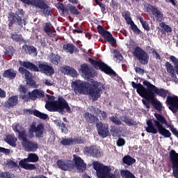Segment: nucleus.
<instances>
[{
    "label": "nucleus",
    "instance_id": "nucleus-1",
    "mask_svg": "<svg viewBox=\"0 0 178 178\" xmlns=\"http://www.w3.org/2000/svg\"><path fill=\"white\" fill-rule=\"evenodd\" d=\"M143 86L140 83H136L134 81L131 82L133 88L136 89V92L142 98H145L147 101H150L152 105L156 111H162V103L155 97L158 95L159 97H161V98H165L168 97L169 91L162 88H159L147 80L143 81ZM144 86H146L147 88L144 87Z\"/></svg>",
    "mask_w": 178,
    "mask_h": 178
},
{
    "label": "nucleus",
    "instance_id": "nucleus-2",
    "mask_svg": "<svg viewBox=\"0 0 178 178\" xmlns=\"http://www.w3.org/2000/svg\"><path fill=\"white\" fill-rule=\"evenodd\" d=\"M72 83L74 86L75 94H84L85 95L88 94L92 101H97L98 98L101 97V88H99L101 83H98L97 81L92 79L91 83H90L87 81L77 80Z\"/></svg>",
    "mask_w": 178,
    "mask_h": 178
},
{
    "label": "nucleus",
    "instance_id": "nucleus-3",
    "mask_svg": "<svg viewBox=\"0 0 178 178\" xmlns=\"http://www.w3.org/2000/svg\"><path fill=\"white\" fill-rule=\"evenodd\" d=\"M154 116L156 120H153L154 123L152 120H148L147 121V127L146 128L147 133H152V134H157L159 133L165 138H170L172 136V134L170 130H168L165 126H169L168 124V120L161 114L155 113Z\"/></svg>",
    "mask_w": 178,
    "mask_h": 178
},
{
    "label": "nucleus",
    "instance_id": "nucleus-4",
    "mask_svg": "<svg viewBox=\"0 0 178 178\" xmlns=\"http://www.w3.org/2000/svg\"><path fill=\"white\" fill-rule=\"evenodd\" d=\"M15 133H17L18 139L21 141L22 148L27 152H35L38 149V143L35 141L29 140V134L27 131L20 126V124H15L13 127Z\"/></svg>",
    "mask_w": 178,
    "mask_h": 178
},
{
    "label": "nucleus",
    "instance_id": "nucleus-5",
    "mask_svg": "<svg viewBox=\"0 0 178 178\" xmlns=\"http://www.w3.org/2000/svg\"><path fill=\"white\" fill-rule=\"evenodd\" d=\"M19 64L25 69L31 70V72H40L47 76L55 74V69L51 65H49L47 62H39L38 66L30 61H19Z\"/></svg>",
    "mask_w": 178,
    "mask_h": 178
},
{
    "label": "nucleus",
    "instance_id": "nucleus-6",
    "mask_svg": "<svg viewBox=\"0 0 178 178\" xmlns=\"http://www.w3.org/2000/svg\"><path fill=\"white\" fill-rule=\"evenodd\" d=\"M38 161H40V157H38L37 154L30 153L28 154L27 158L19 161V165L22 169H25V170H35L37 167H35V164L33 163H35Z\"/></svg>",
    "mask_w": 178,
    "mask_h": 178
},
{
    "label": "nucleus",
    "instance_id": "nucleus-7",
    "mask_svg": "<svg viewBox=\"0 0 178 178\" xmlns=\"http://www.w3.org/2000/svg\"><path fill=\"white\" fill-rule=\"evenodd\" d=\"M24 16V10L22 8H18L15 13H10L8 16V27H13V24L23 26V23L26 26V21L23 19Z\"/></svg>",
    "mask_w": 178,
    "mask_h": 178
},
{
    "label": "nucleus",
    "instance_id": "nucleus-8",
    "mask_svg": "<svg viewBox=\"0 0 178 178\" xmlns=\"http://www.w3.org/2000/svg\"><path fill=\"white\" fill-rule=\"evenodd\" d=\"M88 62H90V65L96 69V70H101V72H104L106 74H111L112 76H116V72H114L113 70L109 65L104 63L102 60L99 59L98 60H95L93 58H89Z\"/></svg>",
    "mask_w": 178,
    "mask_h": 178
},
{
    "label": "nucleus",
    "instance_id": "nucleus-9",
    "mask_svg": "<svg viewBox=\"0 0 178 178\" xmlns=\"http://www.w3.org/2000/svg\"><path fill=\"white\" fill-rule=\"evenodd\" d=\"M133 56L136 58L141 65H148L149 55L143 48L138 46L134 48Z\"/></svg>",
    "mask_w": 178,
    "mask_h": 178
},
{
    "label": "nucleus",
    "instance_id": "nucleus-10",
    "mask_svg": "<svg viewBox=\"0 0 178 178\" xmlns=\"http://www.w3.org/2000/svg\"><path fill=\"white\" fill-rule=\"evenodd\" d=\"M93 168L96 170L97 176L98 178H108L109 172L112 171L111 167L104 165L98 161L93 163Z\"/></svg>",
    "mask_w": 178,
    "mask_h": 178
},
{
    "label": "nucleus",
    "instance_id": "nucleus-11",
    "mask_svg": "<svg viewBox=\"0 0 178 178\" xmlns=\"http://www.w3.org/2000/svg\"><path fill=\"white\" fill-rule=\"evenodd\" d=\"M28 133L29 138H33L34 133L36 138H42L44 137V133H45L44 124H38L37 127L33 124L30 125Z\"/></svg>",
    "mask_w": 178,
    "mask_h": 178
},
{
    "label": "nucleus",
    "instance_id": "nucleus-12",
    "mask_svg": "<svg viewBox=\"0 0 178 178\" xmlns=\"http://www.w3.org/2000/svg\"><path fill=\"white\" fill-rule=\"evenodd\" d=\"M34 6L39 9L38 12L42 15H44V17H49V16H52V9L47 3L45 0H38Z\"/></svg>",
    "mask_w": 178,
    "mask_h": 178
},
{
    "label": "nucleus",
    "instance_id": "nucleus-13",
    "mask_svg": "<svg viewBox=\"0 0 178 178\" xmlns=\"http://www.w3.org/2000/svg\"><path fill=\"white\" fill-rule=\"evenodd\" d=\"M97 33L102 35V37H104L105 40H107L108 42L111 44V45H115L116 44V39L113 38V35L111 32L105 30L104 27L101 25H98L97 27Z\"/></svg>",
    "mask_w": 178,
    "mask_h": 178
},
{
    "label": "nucleus",
    "instance_id": "nucleus-14",
    "mask_svg": "<svg viewBox=\"0 0 178 178\" xmlns=\"http://www.w3.org/2000/svg\"><path fill=\"white\" fill-rule=\"evenodd\" d=\"M83 152L84 154L93 156V158H101L104 155L102 150L95 145H91L90 147L86 146Z\"/></svg>",
    "mask_w": 178,
    "mask_h": 178
},
{
    "label": "nucleus",
    "instance_id": "nucleus-15",
    "mask_svg": "<svg viewBox=\"0 0 178 178\" xmlns=\"http://www.w3.org/2000/svg\"><path fill=\"white\" fill-rule=\"evenodd\" d=\"M56 108L57 112H63L65 109L68 113H70V112H72L69 104H67L66 99H65V98L61 96H59L58 97V100H56Z\"/></svg>",
    "mask_w": 178,
    "mask_h": 178
},
{
    "label": "nucleus",
    "instance_id": "nucleus-16",
    "mask_svg": "<svg viewBox=\"0 0 178 178\" xmlns=\"http://www.w3.org/2000/svg\"><path fill=\"white\" fill-rule=\"evenodd\" d=\"M170 159L172 165V175L174 177L178 178V153L175 149L170 152Z\"/></svg>",
    "mask_w": 178,
    "mask_h": 178
},
{
    "label": "nucleus",
    "instance_id": "nucleus-17",
    "mask_svg": "<svg viewBox=\"0 0 178 178\" xmlns=\"http://www.w3.org/2000/svg\"><path fill=\"white\" fill-rule=\"evenodd\" d=\"M166 104L168 105V108L172 113H177L178 112V96H168L166 99Z\"/></svg>",
    "mask_w": 178,
    "mask_h": 178
},
{
    "label": "nucleus",
    "instance_id": "nucleus-18",
    "mask_svg": "<svg viewBox=\"0 0 178 178\" xmlns=\"http://www.w3.org/2000/svg\"><path fill=\"white\" fill-rule=\"evenodd\" d=\"M124 17L125 21L127 22V24L130 25V27H131L132 31L135 34L140 35V34L143 33L141 30H140V29H138V26H137V25H136V24L133 21V19H131V17L130 16V12L126 11L124 13Z\"/></svg>",
    "mask_w": 178,
    "mask_h": 178
},
{
    "label": "nucleus",
    "instance_id": "nucleus-19",
    "mask_svg": "<svg viewBox=\"0 0 178 178\" xmlns=\"http://www.w3.org/2000/svg\"><path fill=\"white\" fill-rule=\"evenodd\" d=\"M81 71L82 74L85 76V77H91V79H94L98 74L95 70L90 69L88 64L83 63L81 65Z\"/></svg>",
    "mask_w": 178,
    "mask_h": 178
},
{
    "label": "nucleus",
    "instance_id": "nucleus-20",
    "mask_svg": "<svg viewBox=\"0 0 178 178\" xmlns=\"http://www.w3.org/2000/svg\"><path fill=\"white\" fill-rule=\"evenodd\" d=\"M44 97H45V93L39 89H35L28 92V99H31L32 101H37L38 99H41Z\"/></svg>",
    "mask_w": 178,
    "mask_h": 178
},
{
    "label": "nucleus",
    "instance_id": "nucleus-21",
    "mask_svg": "<svg viewBox=\"0 0 178 178\" xmlns=\"http://www.w3.org/2000/svg\"><path fill=\"white\" fill-rule=\"evenodd\" d=\"M73 157L74 162L75 163V166L76 167V168L79 170V172H84V170L87 169V164L84 163V160L81 159L80 156L76 154H74Z\"/></svg>",
    "mask_w": 178,
    "mask_h": 178
},
{
    "label": "nucleus",
    "instance_id": "nucleus-22",
    "mask_svg": "<svg viewBox=\"0 0 178 178\" xmlns=\"http://www.w3.org/2000/svg\"><path fill=\"white\" fill-rule=\"evenodd\" d=\"M19 103V96L13 95L8 99V100L4 103L5 108L8 109L10 108H15L16 105Z\"/></svg>",
    "mask_w": 178,
    "mask_h": 178
},
{
    "label": "nucleus",
    "instance_id": "nucleus-23",
    "mask_svg": "<svg viewBox=\"0 0 178 178\" xmlns=\"http://www.w3.org/2000/svg\"><path fill=\"white\" fill-rule=\"evenodd\" d=\"M148 9L154 15L157 22H162V20H163V13H162L158 8L154 6H149Z\"/></svg>",
    "mask_w": 178,
    "mask_h": 178
},
{
    "label": "nucleus",
    "instance_id": "nucleus-24",
    "mask_svg": "<svg viewBox=\"0 0 178 178\" xmlns=\"http://www.w3.org/2000/svg\"><path fill=\"white\" fill-rule=\"evenodd\" d=\"M83 118L86 123H88L89 124H92V123H97L99 122V119L98 118V117L88 112H86L83 114Z\"/></svg>",
    "mask_w": 178,
    "mask_h": 178
},
{
    "label": "nucleus",
    "instance_id": "nucleus-25",
    "mask_svg": "<svg viewBox=\"0 0 178 178\" xmlns=\"http://www.w3.org/2000/svg\"><path fill=\"white\" fill-rule=\"evenodd\" d=\"M22 52L29 55H37V48L33 45L25 44L22 46Z\"/></svg>",
    "mask_w": 178,
    "mask_h": 178
},
{
    "label": "nucleus",
    "instance_id": "nucleus-26",
    "mask_svg": "<svg viewBox=\"0 0 178 178\" xmlns=\"http://www.w3.org/2000/svg\"><path fill=\"white\" fill-rule=\"evenodd\" d=\"M26 113H29V115H34V116H36V118H39L43 120H47V119H48V115L41 113L38 110H26Z\"/></svg>",
    "mask_w": 178,
    "mask_h": 178
},
{
    "label": "nucleus",
    "instance_id": "nucleus-27",
    "mask_svg": "<svg viewBox=\"0 0 178 178\" xmlns=\"http://www.w3.org/2000/svg\"><path fill=\"white\" fill-rule=\"evenodd\" d=\"M17 74V71L13 69H8L4 71L3 74V77L6 79H10V80H14Z\"/></svg>",
    "mask_w": 178,
    "mask_h": 178
},
{
    "label": "nucleus",
    "instance_id": "nucleus-28",
    "mask_svg": "<svg viewBox=\"0 0 178 178\" xmlns=\"http://www.w3.org/2000/svg\"><path fill=\"white\" fill-rule=\"evenodd\" d=\"M49 60L53 65L58 66V65H59V63H60V56H59L56 54H54V53H51L49 55Z\"/></svg>",
    "mask_w": 178,
    "mask_h": 178
},
{
    "label": "nucleus",
    "instance_id": "nucleus-29",
    "mask_svg": "<svg viewBox=\"0 0 178 178\" xmlns=\"http://www.w3.org/2000/svg\"><path fill=\"white\" fill-rule=\"evenodd\" d=\"M62 72L65 74H70L72 77H76L77 76V71L74 68L70 66H65L62 68Z\"/></svg>",
    "mask_w": 178,
    "mask_h": 178
},
{
    "label": "nucleus",
    "instance_id": "nucleus-30",
    "mask_svg": "<svg viewBox=\"0 0 178 178\" xmlns=\"http://www.w3.org/2000/svg\"><path fill=\"white\" fill-rule=\"evenodd\" d=\"M5 141L8 144V145H10L11 147H16L17 138H16L15 135L8 134L6 136Z\"/></svg>",
    "mask_w": 178,
    "mask_h": 178
},
{
    "label": "nucleus",
    "instance_id": "nucleus-31",
    "mask_svg": "<svg viewBox=\"0 0 178 178\" xmlns=\"http://www.w3.org/2000/svg\"><path fill=\"white\" fill-rule=\"evenodd\" d=\"M122 122L125 123L127 126H137L138 123H137L135 120H133V118H130L127 115H124L120 118Z\"/></svg>",
    "mask_w": 178,
    "mask_h": 178
},
{
    "label": "nucleus",
    "instance_id": "nucleus-32",
    "mask_svg": "<svg viewBox=\"0 0 178 178\" xmlns=\"http://www.w3.org/2000/svg\"><path fill=\"white\" fill-rule=\"evenodd\" d=\"M55 124L58 126V127L61 128L62 133H64V134H67L69 133V129H67V125L62 122L60 120H54Z\"/></svg>",
    "mask_w": 178,
    "mask_h": 178
},
{
    "label": "nucleus",
    "instance_id": "nucleus-33",
    "mask_svg": "<svg viewBox=\"0 0 178 178\" xmlns=\"http://www.w3.org/2000/svg\"><path fill=\"white\" fill-rule=\"evenodd\" d=\"M45 108L49 112H57L56 100L47 101L45 104Z\"/></svg>",
    "mask_w": 178,
    "mask_h": 178
},
{
    "label": "nucleus",
    "instance_id": "nucleus-34",
    "mask_svg": "<svg viewBox=\"0 0 178 178\" xmlns=\"http://www.w3.org/2000/svg\"><path fill=\"white\" fill-rule=\"evenodd\" d=\"M122 162L127 166H132L136 163V159L131 157L130 155H126L122 158Z\"/></svg>",
    "mask_w": 178,
    "mask_h": 178
},
{
    "label": "nucleus",
    "instance_id": "nucleus-35",
    "mask_svg": "<svg viewBox=\"0 0 178 178\" xmlns=\"http://www.w3.org/2000/svg\"><path fill=\"white\" fill-rule=\"evenodd\" d=\"M19 73H21V74H22V76H25L26 81L28 80H31V79H33V74H31L30 71L26 70L24 67H19Z\"/></svg>",
    "mask_w": 178,
    "mask_h": 178
},
{
    "label": "nucleus",
    "instance_id": "nucleus-36",
    "mask_svg": "<svg viewBox=\"0 0 178 178\" xmlns=\"http://www.w3.org/2000/svg\"><path fill=\"white\" fill-rule=\"evenodd\" d=\"M56 163L57 166L59 168V169H61V170H69V169H70V165H69V163L67 161L63 160H58Z\"/></svg>",
    "mask_w": 178,
    "mask_h": 178
},
{
    "label": "nucleus",
    "instance_id": "nucleus-37",
    "mask_svg": "<svg viewBox=\"0 0 178 178\" xmlns=\"http://www.w3.org/2000/svg\"><path fill=\"white\" fill-rule=\"evenodd\" d=\"M165 69L167 70V72L169 73V74H171V76L176 77V71H175V67L172 63L169 62H166L165 64Z\"/></svg>",
    "mask_w": 178,
    "mask_h": 178
},
{
    "label": "nucleus",
    "instance_id": "nucleus-38",
    "mask_svg": "<svg viewBox=\"0 0 178 178\" xmlns=\"http://www.w3.org/2000/svg\"><path fill=\"white\" fill-rule=\"evenodd\" d=\"M19 91L20 92V94H23L19 95L20 98H22V99H29V96H27V91H29L27 90V88H26V86H23V84H20L19 86Z\"/></svg>",
    "mask_w": 178,
    "mask_h": 178
},
{
    "label": "nucleus",
    "instance_id": "nucleus-39",
    "mask_svg": "<svg viewBox=\"0 0 178 178\" xmlns=\"http://www.w3.org/2000/svg\"><path fill=\"white\" fill-rule=\"evenodd\" d=\"M63 49L65 51V52L73 54L74 52V49H76V46L72 43H67L63 44Z\"/></svg>",
    "mask_w": 178,
    "mask_h": 178
},
{
    "label": "nucleus",
    "instance_id": "nucleus-40",
    "mask_svg": "<svg viewBox=\"0 0 178 178\" xmlns=\"http://www.w3.org/2000/svg\"><path fill=\"white\" fill-rule=\"evenodd\" d=\"M97 133L102 138H106L109 136V129L108 127L104 126L101 129H98Z\"/></svg>",
    "mask_w": 178,
    "mask_h": 178
},
{
    "label": "nucleus",
    "instance_id": "nucleus-41",
    "mask_svg": "<svg viewBox=\"0 0 178 178\" xmlns=\"http://www.w3.org/2000/svg\"><path fill=\"white\" fill-rule=\"evenodd\" d=\"M159 26L160 27H161V29H163V30L161 31L163 34H165V33H172V31H173L172 27L166 24L165 22L160 23Z\"/></svg>",
    "mask_w": 178,
    "mask_h": 178
},
{
    "label": "nucleus",
    "instance_id": "nucleus-42",
    "mask_svg": "<svg viewBox=\"0 0 178 178\" xmlns=\"http://www.w3.org/2000/svg\"><path fill=\"white\" fill-rule=\"evenodd\" d=\"M43 30L47 35L52 34V24H51V22H46L43 27Z\"/></svg>",
    "mask_w": 178,
    "mask_h": 178
},
{
    "label": "nucleus",
    "instance_id": "nucleus-43",
    "mask_svg": "<svg viewBox=\"0 0 178 178\" xmlns=\"http://www.w3.org/2000/svg\"><path fill=\"white\" fill-rule=\"evenodd\" d=\"M121 176L125 178H136V176L129 170H122L120 172Z\"/></svg>",
    "mask_w": 178,
    "mask_h": 178
},
{
    "label": "nucleus",
    "instance_id": "nucleus-44",
    "mask_svg": "<svg viewBox=\"0 0 178 178\" xmlns=\"http://www.w3.org/2000/svg\"><path fill=\"white\" fill-rule=\"evenodd\" d=\"M138 20L140 21V23L142 24V27H143L144 30H146V31H149V24H148V22L147 21L144 20V18L143 17H139Z\"/></svg>",
    "mask_w": 178,
    "mask_h": 178
},
{
    "label": "nucleus",
    "instance_id": "nucleus-45",
    "mask_svg": "<svg viewBox=\"0 0 178 178\" xmlns=\"http://www.w3.org/2000/svg\"><path fill=\"white\" fill-rule=\"evenodd\" d=\"M1 178H17L16 175L9 172H1L0 173Z\"/></svg>",
    "mask_w": 178,
    "mask_h": 178
},
{
    "label": "nucleus",
    "instance_id": "nucleus-46",
    "mask_svg": "<svg viewBox=\"0 0 178 178\" xmlns=\"http://www.w3.org/2000/svg\"><path fill=\"white\" fill-rule=\"evenodd\" d=\"M10 37L13 41H15V42H22V41H24L22 35H16L14 33H11Z\"/></svg>",
    "mask_w": 178,
    "mask_h": 178
},
{
    "label": "nucleus",
    "instance_id": "nucleus-47",
    "mask_svg": "<svg viewBox=\"0 0 178 178\" xmlns=\"http://www.w3.org/2000/svg\"><path fill=\"white\" fill-rule=\"evenodd\" d=\"M69 9L72 15H74V16H79V15H80V12L77 9V8H76V6L70 5Z\"/></svg>",
    "mask_w": 178,
    "mask_h": 178
},
{
    "label": "nucleus",
    "instance_id": "nucleus-48",
    "mask_svg": "<svg viewBox=\"0 0 178 178\" xmlns=\"http://www.w3.org/2000/svg\"><path fill=\"white\" fill-rule=\"evenodd\" d=\"M61 145L67 146V145H73V139L72 138H65L60 141Z\"/></svg>",
    "mask_w": 178,
    "mask_h": 178
},
{
    "label": "nucleus",
    "instance_id": "nucleus-49",
    "mask_svg": "<svg viewBox=\"0 0 178 178\" xmlns=\"http://www.w3.org/2000/svg\"><path fill=\"white\" fill-rule=\"evenodd\" d=\"M87 139L85 138L78 137L73 139V143L75 144H86Z\"/></svg>",
    "mask_w": 178,
    "mask_h": 178
},
{
    "label": "nucleus",
    "instance_id": "nucleus-50",
    "mask_svg": "<svg viewBox=\"0 0 178 178\" xmlns=\"http://www.w3.org/2000/svg\"><path fill=\"white\" fill-rule=\"evenodd\" d=\"M110 120L113 123V124H115L116 126H120L122 124V121L118 119V116H111L110 117Z\"/></svg>",
    "mask_w": 178,
    "mask_h": 178
},
{
    "label": "nucleus",
    "instance_id": "nucleus-51",
    "mask_svg": "<svg viewBox=\"0 0 178 178\" xmlns=\"http://www.w3.org/2000/svg\"><path fill=\"white\" fill-rule=\"evenodd\" d=\"M168 127H169L171 133H172V134L174 136H175V137H177L178 138V130H177V128H175V125H173V124H169V125H168Z\"/></svg>",
    "mask_w": 178,
    "mask_h": 178
},
{
    "label": "nucleus",
    "instance_id": "nucleus-52",
    "mask_svg": "<svg viewBox=\"0 0 178 178\" xmlns=\"http://www.w3.org/2000/svg\"><path fill=\"white\" fill-rule=\"evenodd\" d=\"M26 86H29V87H31V88H37L35 81L33 80V78L26 81Z\"/></svg>",
    "mask_w": 178,
    "mask_h": 178
},
{
    "label": "nucleus",
    "instance_id": "nucleus-53",
    "mask_svg": "<svg viewBox=\"0 0 178 178\" xmlns=\"http://www.w3.org/2000/svg\"><path fill=\"white\" fill-rule=\"evenodd\" d=\"M13 54H15V49L13 47H8L6 49V55H8V56H13Z\"/></svg>",
    "mask_w": 178,
    "mask_h": 178
},
{
    "label": "nucleus",
    "instance_id": "nucleus-54",
    "mask_svg": "<svg viewBox=\"0 0 178 178\" xmlns=\"http://www.w3.org/2000/svg\"><path fill=\"white\" fill-rule=\"evenodd\" d=\"M95 2L101 8V12H102V13H106V12H105V4H104V3L99 1V0H95Z\"/></svg>",
    "mask_w": 178,
    "mask_h": 178
},
{
    "label": "nucleus",
    "instance_id": "nucleus-55",
    "mask_svg": "<svg viewBox=\"0 0 178 178\" xmlns=\"http://www.w3.org/2000/svg\"><path fill=\"white\" fill-rule=\"evenodd\" d=\"M20 1L23 3H25L26 5H32V6H34L37 3L38 0H20Z\"/></svg>",
    "mask_w": 178,
    "mask_h": 178
},
{
    "label": "nucleus",
    "instance_id": "nucleus-56",
    "mask_svg": "<svg viewBox=\"0 0 178 178\" xmlns=\"http://www.w3.org/2000/svg\"><path fill=\"white\" fill-rule=\"evenodd\" d=\"M126 144V140L123 138H119L117 140L118 147H123Z\"/></svg>",
    "mask_w": 178,
    "mask_h": 178
},
{
    "label": "nucleus",
    "instance_id": "nucleus-57",
    "mask_svg": "<svg viewBox=\"0 0 178 178\" xmlns=\"http://www.w3.org/2000/svg\"><path fill=\"white\" fill-rule=\"evenodd\" d=\"M7 165L9 168H17V161L10 160L7 162Z\"/></svg>",
    "mask_w": 178,
    "mask_h": 178
},
{
    "label": "nucleus",
    "instance_id": "nucleus-58",
    "mask_svg": "<svg viewBox=\"0 0 178 178\" xmlns=\"http://www.w3.org/2000/svg\"><path fill=\"white\" fill-rule=\"evenodd\" d=\"M90 112H92V113H95V115H99V113H101V110H99V108H97L92 106L90 108Z\"/></svg>",
    "mask_w": 178,
    "mask_h": 178
},
{
    "label": "nucleus",
    "instance_id": "nucleus-59",
    "mask_svg": "<svg viewBox=\"0 0 178 178\" xmlns=\"http://www.w3.org/2000/svg\"><path fill=\"white\" fill-rule=\"evenodd\" d=\"M114 53L115 58H116V59H118V60H122L123 59V56H122V54H120V52L117 50H114Z\"/></svg>",
    "mask_w": 178,
    "mask_h": 178
},
{
    "label": "nucleus",
    "instance_id": "nucleus-60",
    "mask_svg": "<svg viewBox=\"0 0 178 178\" xmlns=\"http://www.w3.org/2000/svg\"><path fill=\"white\" fill-rule=\"evenodd\" d=\"M0 152L5 154V155H9L10 154V149L0 147Z\"/></svg>",
    "mask_w": 178,
    "mask_h": 178
},
{
    "label": "nucleus",
    "instance_id": "nucleus-61",
    "mask_svg": "<svg viewBox=\"0 0 178 178\" xmlns=\"http://www.w3.org/2000/svg\"><path fill=\"white\" fill-rule=\"evenodd\" d=\"M135 72L136 73H138V74H144L145 73V71L144 70V69L140 67H135Z\"/></svg>",
    "mask_w": 178,
    "mask_h": 178
},
{
    "label": "nucleus",
    "instance_id": "nucleus-62",
    "mask_svg": "<svg viewBox=\"0 0 178 178\" xmlns=\"http://www.w3.org/2000/svg\"><path fill=\"white\" fill-rule=\"evenodd\" d=\"M95 123H96V127L97 129V131L98 130H101L102 129H104V124H102V122H99H99H95Z\"/></svg>",
    "mask_w": 178,
    "mask_h": 178
},
{
    "label": "nucleus",
    "instance_id": "nucleus-63",
    "mask_svg": "<svg viewBox=\"0 0 178 178\" xmlns=\"http://www.w3.org/2000/svg\"><path fill=\"white\" fill-rule=\"evenodd\" d=\"M45 86H48V87H51V86H54V83L50 79H46L44 81Z\"/></svg>",
    "mask_w": 178,
    "mask_h": 178
},
{
    "label": "nucleus",
    "instance_id": "nucleus-64",
    "mask_svg": "<svg viewBox=\"0 0 178 178\" xmlns=\"http://www.w3.org/2000/svg\"><path fill=\"white\" fill-rule=\"evenodd\" d=\"M153 56H155L156 59H161V55L154 49V51L152 53Z\"/></svg>",
    "mask_w": 178,
    "mask_h": 178
}]
</instances>
